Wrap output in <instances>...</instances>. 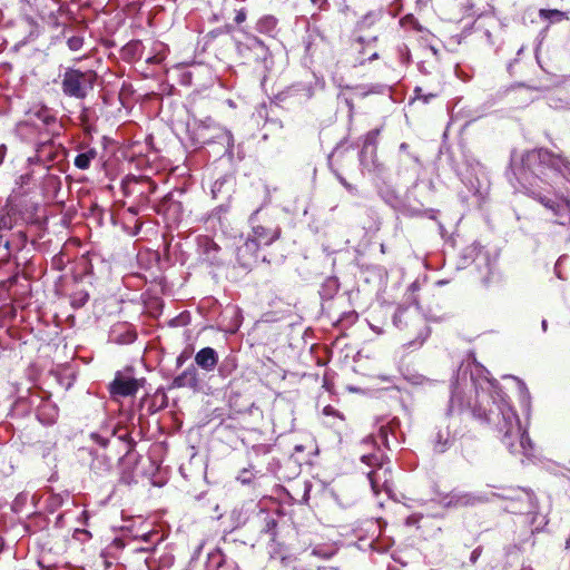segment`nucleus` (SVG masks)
<instances>
[{
  "mask_svg": "<svg viewBox=\"0 0 570 570\" xmlns=\"http://www.w3.org/2000/svg\"><path fill=\"white\" fill-rule=\"evenodd\" d=\"M523 194L542 203L560 225H570V159L540 148L512 158Z\"/></svg>",
  "mask_w": 570,
  "mask_h": 570,
  "instance_id": "obj_1",
  "label": "nucleus"
},
{
  "mask_svg": "<svg viewBox=\"0 0 570 570\" xmlns=\"http://www.w3.org/2000/svg\"><path fill=\"white\" fill-rule=\"evenodd\" d=\"M476 401L473 412L480 417L497 425L502 433V442L512 453L530 455L532 444L525 430L520 424L519 416L509 404L503 392L491 381L485 386L475 387ZM472 407L471 399L459 382L453 385L450 399V412H460Z\"/></svg>",
  "mask_w": 570,
  "mask_h": 570,
  "instance_id": "obj_2",
  "label": "nucleus"
},
{
  "mask_svg": "<svg viewBox=\"0 0 570 570\" xmlns=\"http://www.w3.org/2000/svg\"><path fill=\"white\" fill-rule=\"evenodd\" d=\"M96 78V73L91 70L82 72L69 69L62 78V91L70 97L83 98L92 89Z\"/></svg>",
  "mask_w": 570,
  "mask_h": 570,
  "instance_id": "obj_3",
  "label": "nucleus"
},
{
  "mask_svg": "<svg viewBox=\"0 0 570 570\" xmlns=\"http://www.w3.org/2000/svg\"><path fill=\"white\" fill-rule=\"evenodd\" d=\"M362 461L376 469L368 472V480L371 482L374 494H379L381 491H385L387 494L392 492L391 488V470L381 462V458L377 454L363 455Z\"/></svg>",
  "mask_w": 570,
  "mask_h": 570,
  "instance_id": "obj_4",
  "label": "nucleus"
},
{
  "mask_svg": "<svg viewBox=\"0 0 570 570\" xmlns=\"http://www.w3.org/2000/svg\"><path fill=\"white\" fill-rule=\"evenodd\" d=\"M139 381L129 376L118 375L110 385L111 394L131 396L137 393Z\"/></svg>",
  "mask_w": 570,
  "mask_h": 570,
  "instance_id": "obj_5",
  "label": "nucleus"
},
{
  "mask_svg": "<svg viewBox=\"0 0 570 570\" xmlns=\"http://www.w3.org/2000/svg\"><path fill=\"white\" fill-rule=\"evenodd\" d=\"M196 364L203 370L210 372L213 371L218 362V355L212 347H204L198 351L195 355Z\"/></svg>",
  "mask_w": 570,
  "mask_h": 570,
  "instance_id": "obj_6",
  "label": "nucleus"
},
{
  "mask_svg": "<svg viewBox=\"0 0 570 570\" xmlns=\"http://www.w3.org/2000/svg\"><path fill=\"white\" fill-rule=\"evenodd\" d=\"M279 236V233L277 229H267L263 226H255L253 228V239L250 240L252 244H255L257 246L259 245H269L275 239H277Z\"/></svg>",
  "mask_w": 570,
  "mask_h": 570,
  "instance_id": "obj_7",
  "label": "nucleus"
},
{
  "mask_svg": "<svg viewBox=\"0 0 570 570\" xmlns=\"http://www.w3.org/2000/svg\"><path fill=\"white\" fill-rule=\"evenodd\" d=\"M403 318L405 320V325H407V320H410L413 324L424 325L423 318L421 317L417 308H399L394 315V324L397 327H402Z\"/></svg>",
  "mask_w": 570,
  "mask_h": 570,
  "instance_id": "obj_8",
  "label": "nucleus"
},
{
  "mask_svg": "<svg viewBox=\"0 0 570 570\" xmlns=\"http://www.w3.org/2000/svg\"><path fill=\"white\" fill-rule=\"evenodd\" d=\"M175 384L177 386L196 387L198 384L196 370L193 367L184 371L179 376L175 379Z\"/></svg>",
  "mask_w": 570,
  "mask_h": 570,
  "instance_id": "obj_9",
  "label": "nucleus"
},
{
  "mask_svg": "<svg viewBox=\"0 0 570 570\" xmlns=\"http://www.w3.org/2000/svg\"><path fill=\"white\" fill-rule=\"evenodd\" d=\"M96 157V149H89L86 153L77 155L73 163L77 168L86 170L90 167L91 160H94Z\"/></svg>",
  "mask_w": 570,
  "mask_h": 570,
  "instance_id": "obj_10",
  "label": "nucleus"
},
{
  "mask_svg": "<svg viewBox=\"0 0 570 570\" xmlns=\"http://www.w3.org/2000/svg\"><path fill=\"white\" fill-rule=\"evenodd\" d=\"M38 417L45 424H51L55 422V420L57 417V411H56L55 406L43 405V407L40 409L38 412Z\"/></svg>",
  "mask_w": 570,
  "mask_h": 570,
  "instance_id": "obj_11",
  "label": "nucleus"
},
{
  "mask_svg": "<svg viewBox=\"0 0 570 570\" xmlns=\"http://www.w3.org/2000/svg\"><path fill=\"white\" fill-rule=\"evenodd\" d=\"M277 24V20L274 17H264L257 23V29L259 32L271 33L275 30Z\"/></svg>",
  "mask_w": 570,
  "mask_h": 570,
  "instance_id": "obj_12",
  "label": "nucleus"
},
{
  "mask_svg": "<svg viewBox=\"0 0 570 570\" xmlns=\"http://www.w3.org/2000/svg\"><path fill=\"white\" fill-rule=\"evenodd\" d=\"M539 14L542 19L549 20L550 22H559L563 19H566V13L560 10H547L541 9L539 11Z\"/></svg>",
  "mask_w": 570,
  "mask_h": 570,
  "instance_id": "obj_13",
  "label": "nucleus"
},
{
  "mask_svg": "<svg viewBox=\"0 0 570 570\" xmlns=\"http://www.w3.org/2000/svg\"><path fill=\"white\" fill-rule=\"evenodd\" d=\"M476 501H479L478 498L471 495V494H462L456 495L454 501H450L449 504H453L455 507H462V505H472Z\"/></svg>",
  "mask_w": 570,
  "mask_h": 570,
  "instance_id": "obj_14",
  "label": "nucleus"
},
{
  "mask_svg": "<svg viewBox=\"0 0 570 570\" xmlns=\"http://www.w3.org/2000/svg\"><path fill=\"white\" fill-rule=\"evenodd\" d=\"M450 442L449 432L448 431H440L436 436L435 441V451L438 452H444L448 444Z\"/></svg>",
  "mask_w": 570,
  "mask_h": 570,
  "instance_id": "obj_15",
  "label": "nucleus"
},
{
  "mask_svg": "<svg viewBox=\"0 0 570 570\" xmlns=\"http://www.w3.org/2000/svg\"><path fill=\"white\" fill-rule=\"evenodd\" d=\"M67 45L71 51H78L83 45V39L79 36H72L68 38Z\"/></svg>",
  "mask_w": 570,
  "mask_h": 570,
  "instance_id": "obj_16",
  "label": "nucleus"
},
{
  "mask_svg": "<svg viewBox=\"0 0 570 570\" xmlns=\"http://www.w3.org/2000/svg\"><path fill=\"white\" fill-rule=\"evenodd\" d=\"M389 433L390 428L386 425H381L376 435V439L380 440L387 448H390Z\"/></svg>",
  "mask_w": 570,
  "mask_h": 570,
  "instance_id": "obj_17",
  "label": "nucleus"
},
{
  "mask_svg": "<svg viewBox=\"0 0 570 570\" xmlns=\"http://www.w3.org/2000/svg\"><path fill=\"white\" fill-rule=\"evenodd\" d=\"M414 92H415V98L416 99H422L424 102H429L430 99L436 97V94H429V95H425V96L422 95V89L419 88V87L415 88Z\"/></svg>",
  "mask_w": 570,
  "mask_h": 570,
  "instance_id": "obj_18",
  "label": "nucleus"
},
{
  "mask_svg": "<svg viewBox=\"0 0 570 570\" xmlns=\"http://www.w3.org/2000/svg\"><path fill=\"white\" fill-rule=\"evenodd\" d=\"M222 139L227 144L228 148L233 146V135L228 130H223Z\"/></svg>",
  "mask_w": 570,
  "mask_h": 570,
  "instance_id": "obj_19",
  "label": "nucleus"
},
{
  "mask_svg": "<svg viewBox=\"0 0 570 570\" xmlns=\"http://www.w3.org/2000/svg\"><path fill=\"white\" fill-rule=\"evenodd\" d=\"M401 23H402L404 27H405V26H407V24H411V26H413L414 28H416V21H415L414 17H413V16H410V14H409V16H406V17H404V18L401 20Z\"/></svg>",
  "mask_w": 570,
  "mask_h": 570,
  "instance_id": "obj_20",
  "label": "nucleus"
},
{
  "mask_svg": "<svg viewBox=\"0 0 570 570\" xmlns=\"http://www.w3.org/2000/svg\"><path fill=\"white\" fill-rule=\"evenodd\" d=\"M249 41H250V43H249L250 48H256V47L264 48L263 42L256 37L249 38Z\"/></svg>",
  "mask_w": 570,
  "mask_h": 570,
  "instance_id": "obj_21",
  "label": "nucleus"
},
{
  "mask_svg": "<svg viewBox=\"0 0 570 570\" xmlns=\"http://www.w3.org/2000/svg\"><path fill=\"white\" fill-rule=\"evenodd\" d=\"M91 438H92L97 443L101 444L102 446H106V445H107V443H108V440H107V439L101 438V436H99V435H97V434H91Z\"/></svg>",
  "mask_w": 570,
  "mask_h": 570,
  "instance_id": "obj_22",
  "label": "nucleus"
},
{
  "mask_svg": "<svg viewBox=\"0 0 570 570\" xmlns=\"http://www.w3.org/2000/svg\"><path fill=\"white\" fill-rule=\"evenodd\" d=\"M245 19H246V14H245V12H244L243 10H239V11L237 12L236 17H235V21H236L237 23H242L243 21H245Z\"/></svg>",
  "mask_w": 570,
  "mask_h": 570,
  "instance_id": "obj_23",
  "label": "nucleus"
},
{
  "mask_svg": "<svg viewBox=\"0 0 570 570\" xmlns=\"http://www.w3.org/2000/svg\"><path fill=\"white\" fill-rule=\"evenodd\" d=\"M323 413L325 415H335L336 414V411L334 407L332 406H325L324 410H323Z\"/></svg>",
  "mask_w": 570,
  "mask_h": 570,
  "instance_id": "obj_24",
  "label": "nucleus"
},
{
  "mask_svg": "<svg viewBox=\"0 0 570 570\" xmlns=\"http://www.w3.org/2000/svg\"><path fill=\"white\" fill-rule=\"evenodd\" d=\"M7 148L4 145L0 146V164L2 163L4 155H6Z\"/></svg>",
  "mask_w": 570,
  "mask_h": 570,
  "instance_id": "obj_25",
  "label": "nucleus"
},
{
  "mask_svg": "<svg viewBox=\"0 0 570 570\" xmlns=\"http://www.w3.org/2000/svg\"><path fill=\"white\" fill-rule=\"evenodd\" d=\"M514 179H517V178L514 177ZM510 183H512V185H513V187H514V189H515L517 191L522 193V191L520 190V185H519L518 180H515V183H514V181H513V179H510Z\"/></svg>",
  "mask_w": 570,
  "mask_h": 570,
  "instance_id": "obj_26",
  "label": "nucleus"
},
{
  "mask_svg": "<svg viewBox=\"0 0 570 570\" xmlns=\"http://www.w3.org/2000/svg\"><path fill=\"white\" fill-rule=\"evenodd\" d=\"M377 134H379V131H377V130H376V131H371V132H368V135H367V140H372V139H374V138L376 137V135H377Z\"/></svg>",
  "mask_w": 570,
  "mask_h": 570,
  "instance_id": "obj_27",
  "label": "nucleus"
},
{
  "mask_svg": "<svg viewBox=\"0 0 570 570\" xmlns=\"http://www.w3.org/2000/svg\"><path fill=\"white\" fill-rule=\"evenodd\" d=\"M239 480H240L243 483H247V482H249V479H248V478H246V475L239 476Z\"/></svg>",
  "mask_w": 570,
  "mask_h": 570,
  "instance_id": "obj_28",
  "label": "nucleus"
},
{
  "mask_svg": "<svg viewBox=\"0 0 570 570\" xmlns=\"http://www.w3.org/2000/svg\"><path fill=\"white\" fill-rule=\"evenodd\" d=\"M522 497L528 501L530 502L531 501V497L529 493H523Z\"/></svg>",
  "mask_w": 570,
  "mask_h": 570,
  "instance_id": "obj_29",
  "label": "nucleus"
},
{
  "mask_svg": "<svg viewBox=\"0 0 570 570\" xmlns=\"http://www.w3.org/2000/svg\"><path fill=\"white\" fill-rule=\"evenodd\" d=\"M341 183L345 186V187H350V185L343 179V178H340Z\"/></svg>",
  "mask_w": 570,
  "mask_h": 570,
  "instance_id": "obj_30",
  "label": "nucleus"
},
{
  "mask_svg": "<svg viewBox=\"0 0 570 570\" xmlns=\"http://www.w3.org/2000/svg\"><path fill=\"white\" fill-rule=\"evenodd\" d=\"M414 522H415V520L413 518H409L407 521H406L407 524H412Z\"/></svg>",
  "mask_w": 570,
  "mask_h": 570,
  "instance_id": "obj_31",
  "label": "nucleus"
},
{
  "mask_svg": "<svg viewBox=\"0 0 570 570\" xmlns=\"http://www.w3.org/2000/svg\"><path fill=\"white\" fill-rule=\"evenodd\" d=\"M542 328H543V331L547 330V321H544V320L542 321Z\"/></svg>",
  "mask_w": 570,
  "mask_h": 570,
  "instance_id": "obj_32",
  "label": "nucleus"
},
{
  "mask_svg": "<svg viewBox=\"0 0 570 570\" xmlns=\"http://www.w3.org/2000/svg\"><path fill=\"white\" fill-rule=\"evenodd\" d=\"M428 336V332L425 331L424 336L422 337V341Z\"/></svg>",
  "mask_w": 570,
  "mask_h": 570,
  "instance_id": "obj_33",
  "label": "nucleus"
},
{
  "mask_svg": "<svg viewBox=\"0 0 570 570\" xmlns=\"http://www.w3.org/2000/svg\"><path fill=\"white\" fill-rule=\"evenodd\" d=\"M519 384H520L521 389H525L524 384L522 382H519Z\"/></svg>",
  "mask_w": 570,
  "mask_h": 570,
  "instance_id": "obj_34",
  "label": "nucleus"
},
{
  "mask_svg": "<svg viewBox=\"0 0 570 570\" xmlns=\"http://www.w3.org/2000/svg\"><path fill=\"white\" fill-rule=\"evenodd\" d=\"M567 548H570V540L567 541Z\"/></svg>",
  "mask_w": 570,
  "mask_h": 570,
  "instance_id": "obj_35",
  "label": "nucleus"
},
{
  "mask_svg": "<svg viewBox=\"0 0 570 570\" xmlns=\"http://www.w3.org/2000/svg\"><path fill=\"white\" fill-rule=\"evenodd\" d=\"M521 570H532V569H531V568H523V569H521Z\"/></svg>",
  "mask_w": 570,
  "mask_h": 570,
  "instance_id": "obj_36",
  "label": "nucleus"
}]
</instances>
